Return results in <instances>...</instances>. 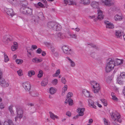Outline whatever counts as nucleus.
<instances>
[{
	"mask_svg": "<svg viewBox=\"0 0 125 125\" xmlns=\"http://www.w3.org/2000/svg\"><path fill=\"white\" fill-rule=\"evenodd\" d=\"M115 66L114 59L112 58H109L107 60L106 62L105 68L106 72L108 73L111 72L114 69Z\"/></svg>",
	"mask_w": 125,
	"mask_h": 125,
	"instance_id": "nucleus-1",
	"label": "nucleus"
},
{
	"mask_svg": "<svg viewBox=\"0 0 125 125\" xmlns=\"http://www.w3.org/2000/svg\"><path fill=\"white\" fill-rule=\"evenodd\" d=\"M42 13L41 12H38L36 11L35 14L32 17L31 22L34 24H36L38 23L40 20H42L44 18Z\"/></svg>",
	"mask_w": 125,
	"mask_h": 125,
	"instance_id": "nucleus-2",
	"label": "nucleus"
},
{
	"mask_svg": "<svg viewBox=\"0 0 125 125\" xmlns=\"http://www.w3.org/2000/svg\"><path fill=\"white\" fill-rule=\"evenodd\" d=\"M110 116L114 122L113 123L114 125H119L116 122H118L121 123L122 121V119L121 118V116L120 114L118 112H113L112 113L110 114Z\"/></svg>",
	"mask_w": 125,
	"mask_h": 125,
	"instance_id": "nucleus-3",
	"label": "nucleus"
},
{
	"mask_svg": "<svg viewBox=\"0 0 125 125\" xmlns=\"http://www.w3.org/2000/svg\"><path fill=\"white\" fill-rule=\"evenodd\" d=\"M47 27L51 30L54 31H60L61 29V27L59 25L52 22L48 23Z\"/></svg>",
	"mask_w": 125,
	"mask_h": 125,
	"instance_id": "nucleus-4",
	"label": "nucleus"
},
{
	"mask_svg": "<svg viewBox=\"0 0 125 125\" xmlns=\"http://www.w3.org/2000/svg\"><path fill=\"white\" fill-rule=\"evenodd\" d=\"M2 73L0 69V83L1 85L3 87H8L9 86L8 83L6 82L5 80L2 78Z\"/></svg>",
	"mask_w": 125,
	"mask_h": 125,
	"instance_id": "nucleus-5",
	"label": "nucleus"
},
{
	"mask_svg": "<svg viewBox=\"0 0 125 125\" xmlns=\"http://www.w3.org/2000/svg\"><path fill=\"white\" fill-rule=\"evenodd\" d=\"M22 86L26 91H29L31 89V86L30 83L28 82H23Z\"/></svg>",
	"mask_w": 125,
	"mask_h": 125,
	"instance_id": "nucleus-6",
	"label": "nucleus"
},
{
	"mask_svg": "<svg viewBox=\"0 0 125 125\" xmlns=\"http://www.w3.org/2000/svg\"><path fill=\"white\" fill-rule=\"evenodd\" d=\"M62 49L63 52L65 54H71L72 52L71 49L68 46L64 45L62 47Z\"/></svg>",
	"mask_w": 125,
	"mask_h": 125,
	"instance_id": "nucleus-7",
	"label": "nucleus"
},
{
	"mask_svg": "<svg viewBox=\"0 0 125 125\" xmlns=\"http://www.w3.org/2000/svg\"><path fill=\"white\" fill-rule=\"evenodd\" d=\"M16 110L17 117L20 119L21 118H22L23 115V110L20 108H17Z\"/></svg>",
	"mask_w": 125,
	"mask_h": 125,
	"instance_id": "nucleus-8",
	"label": "nucleus"
},
{
	"mask_svg": "<svg viewBox=\"0 0 125 125\" xmlns=\"http://www.w3.org/2000/svg\"><path fill=\"white\" fill-rule=\"evenodd\" d=\"M63 4L64 5H66L67 4L69 5H75L76 4V3L72 0H63Z\"/></svg>",
	"mask_w": 125,
	"mask_h": 125,
	"instance_id": "nucleus-9",
	"label": "nucleus"
},
{
	"mask_svg": "<svg viewBox=\"0 0 125 125\" xmlns=\"http://www.w3.org/2000/svg\"><path fill=\"white\" fill-rule=\"evenodd\" d=\"M98 15L97 19L100 20H102L104 18V15L103 14L102 11L100 9L97 10Z\"/></svg>",
	"mask_w": 125,
	"mask_h": 125,
	"instance_id": "nucleus-10",
	"label": "nucleus"
},
{
	"mask_svg": "<svg viewBox=\"0 0 125 125\" xmlns=\"http://www.w3.org/2000/svg\"><path fill=\"white\" fill-rule=\"evenodd\" d=\"M124 18V16L122 14H116L115 16L114 19L115 21H120L122 20Z\"/></svg>",
	"mask_w": 125,
	"mask_h": 125,
	"instance_id": "nucleus-11",
	"label": "nucleus"
},
{
	"mask_svg": "<svg viewBox=\"0 0 125 125\" xmlns=\"http://www.w3.org/2000/svg\"><path fill=\"white\" fill-rule=\"evenodd\" d=\"M91 5L92 7L94 8H97L98 9L99 6V3L95 1H92L91 4Z\"/></svg>",
	"mask_w": 125,
	"mask_h": 125,
	"instance_id": "nucleus-12",
	"label": "nucleus"
},
{
	"mask_svg": "<svg viewBox=\"0 0 125 125\" xmlns=\"http://www.w3.org/2000/svg\"><path fill=\"white\" fill-rule=\"evenodd\" d=\"M104 22L106 25L107 28L109 29H113L114 28V26L112 23L107 21H105Z\"/></svg>",
	"mask_w": 125,
	"mask_h": 125,
	"instance_id": "nucleus-13",
	"label": "nucleus"
},
{
	"mask_svg": "<svg viewBox=\"0 0 125 125\" xmlns=\"http://www.w3.org/2000/svg\"><path fill=\"white\" fill-rule=\"evenodd\" d=\"M6 10L8 15L11 16V17L15 15L13 10L11 9H6Z\"/></svg>",
	"mask_w": 125,
	"mask_h": 125,
	"instance_id": "nucleus-14",
	"label": "nucleus"
},
{
	"mask_svg": "<svg viewBox=\"0 0 125 125\" xmlns=\"http://www.w3.org/2000/svg\"><path fill=\"white\" fill-rule=\"evenodd\" d=\"M85 109L84 108H78L77 110V112L78 113V114L80 116H82L84 114V112L85 111Z\"/></svg>",
	"mask_w": 125,
	"mask_h": 125,
	"instance_id": "nucleus-15",
	"label": "nucleus"
},
{
	"mask_svg": "<svg viewBox=\"0 0 125 125\" xmlns=\"http://www.w3.org/2000/svg\"><path fill=\"white\" fill-rule=\"evenodd\" d=\"M82 94L87 97L90 96V92L89 91L85 89H84L82 91Z\"/></svg>",
	"mask_w": 125,
	"mask_h": 125,
	"instance_id": "nucleus-16",
	"label": "nucleus"
},
{
	"mask_svg": "<svg viewBox=\"0 0 125 125\" xmlns=\"http://www.w3.org/2000/svg\"><path fill=\"white\" fill-rule=\"evenodd\" d=\"M4 125H14L12 121L10 119H7L4 121Z\"/></svg>",
	"mask_w": 125,
	"mask_h": 125,
	"instance_id": "nucleus-17",
	"label": "nucleus"
},
{
	"mask_svg": "<svg viewBox=\"0 0 125 125\" xmlns=\"http://www.w3.org/2000/svg\"><path fill=\"white\" fill-rule=\"evenodd\" d=\"M79 2L84 5H87L90 4V0H79Z\"/></svg>",
	"mask_w": 125,
	"mask_h": 125,
	"instance_id": "nucleus-18",
	"label": "nucleus"
},
{
	"mask_svg": "<svg viewBox=\"0 0 125 125\" xmlns=\"http://www.w3.org/2000/svg\"><path fill=\"white\" fill-rule=\"evenodd\" d=\"M102 3H104L105 5L107 6H110L112 5L111 0H102Z\"/></svg>",
	"mask_w": 125,
	"mask_h": 125,
	"instance_id": "nucleus-19",
	"label": "nucleus"
},
{
	"mask_svg": "<svg viewBox=\"0 0 125 125\" xmlns=\"http://www.w3.org/2000/svg\"><path fill=\"white\" fill-rule=\"evenodd\" d=\"M115 65L117 66L122 64L123 62V60L122 59H116L115 61Z\"/></svg>",
	"mask_w": 125,
	"mask_h": 125,
	"instance_id": "nucleus-20",
	"label": "nucleus"
},
{
	"mask_svg": "<svg viewBox=\"0 0 125 125\" xmlns=\"http://www.w3.org/2000/svg\"><path fill=\"white\" fill-rule=\"evenodd\" d=\"M18 43L16 42H14L13 45L11 47V49L12 51H14L18 48Z\"/></svg>",
	"mask_w": 125,
	"mask_h": 125,
	"instance_id": "nucleus-21",
	"label": "nucleus"
},
{
	"mask_svg": "<svg viewBox=\"0 0 125 125\" xmlns=\"http://www.w3.org/2000/svg\"><path fill=\"white\" fill-rule=\"evenodd\" d=\"M91 84L93 85V88L100 87L99 84L94 81H91Z\"/></svg>",
	"mask_w": 125,
	"mask_h": 125,
	"instance_id": "nucleus-22",
	"label": "nucleus"
},
{
	"mask_svg": "<svg viewBox=\"0 0 125 125\" xmlns=\"http://www.w3.org/2000/svg\"><path fill=\"white\" fill-rule=\"evenodd\" d=\"M89 105L91 107H92L94 108H95L96 106L94 105V101L91 99H89L88 100Z\"/></svg>",
	"mask_w": 125,
	"mask_h": 125,
	"instance_id": "nucleus-23",
	"label": "nucleus"
},
{
	"mask_svg": "<svg viewBox=\"0 0 125 125\" xmlns=\"http://www.w3.org/2000/svg\"><path fill=\"white\" fill-rule=\"evenodd\" d=\"M32 61L34 63H38L42 62V59H39L36 57H35L32 59Z\"/></svg>",
	"mask_w": 125,
	"mask_h": 125,
	"instance_id": "nucleus-24",
	"label": "nucleus"
},
{
	"mask_svg": "<svg viewBox=\"0 0 125 125\" xmlns=\"http://www.w3.org/2000/svg\"><path fill=\"white\" fill-rule=\"evenodd\" d=\"M7 1L14 6L17 5L18 3V1L17 0H7Z\"/></svg>",
	"mask_w": 125,
	"mask_h": 125,
	"instance_id": "nucleus-25",
	"label": "nucleus"
},
{
	"mask_svg": "<svg viewBox=\"0 0 125 125\" xmlns=\"http://www.w3.org/2000/svg\"><path fill=\"white\" fill-rule=\"evenodd\" d=\"M49 113L50 114V117L52 119L54 120L55 118L58 119L59 118L58 116L54 115L52 112H49Z\"/></svg>",
	"mask_w": 125,
	"mask_h": 125,
	"instance_id": "nucleus-26",
	"label": "nucleus"
},
{
	"mask_svg": "<svg viewBox=\"0 0 125 125\" xmlns=\"http://www.w3.org/2000/svg\"><path fill=\"white\" fill-rule=\"evenodd\" d=\"M123 33L120 31H116L115 34L116 37L117 38H120L122 35Z\"/></svg>",
	"mask_w": 125,
	"mask_h": 125,
	"instance_id": "nucleus-27",
	"label": "nucleus"
},
{
	"mask_svg": "<svg viewBox=\"0 0 125 125\" xmlns=\"http://www.w3.org/2000/svg\"><path fill=\"white\" fill-rule=\"evenodd\" d=\"M56 91L55 88L53 87H51L49 89V91L50 93L52 94H53L55 93Z\"/></svg>",
	"mask_w": 125,
	"mask_h": 125,
	"instance_id": "nucleus-28",
	"label": "nucleus"
},
{
	"mask_svg": "<svg viewBox=\"0 0 125 125\" xmlns=\"http://www.w3.org/2000/svg\"><path fill=\"white\" fill-rule=\"evenodd\" d=\"M37 8H39L40 7L43 8L44 6L43 4L41 2H39L37 4H36L34 5Z\"/></svg>",
	"mask_w": 125,
	"mask_h": 125,
	"instance_id": "nucleus-29",
	"label": "nucleus"
},
{
	"mask_svg": "<svg viewBox=\"0 0 125 125\" xmlns=\"http://www.w3.org/2000/svg\"><path fill=\"white\" fill-rule=\"evenodd\" d=\"M30 94L32 96L35 97L38 95L37 92L35 91H32L30 92Z\"/></svg>",
	"mask_w": 125,
	"mask_h": 125,
	"instance_id": "nucleus-30",
	"label": "nucleus"
},
{
	"mask_svg": "<svg viewBox=\"0 0 125 125\" xmlns=\"http://www.w3.org/2000/svg\"><path fill=\"white\" fill-rule=\"evenodd\" d=\"M48 80L47 79H45L41 82V84L42 86H45L48 83Z\"/></svg>",
	"mask_w": 125,
	"mask_h": 125,
	"instance_id": "nucleus-31",
	"label": "nucleus"
},
{
	"mask_svg": "<svg viewBox=\"0 0 125 125\" xmlns=\"http://www.w3.org/2000/svg\"><path fill=\"white\" fill-rule=\"evenodd\" d=\"M57 36L60 39H64L65 38V36L64 34L60 32L58 33Z\"/></svg>",
	"mask_w": 125,
	"mask_h": 125,
	"instance_id": "nucleus-32",
	"label": "nucleus"
},
{
	"mask_svg": "<svg viewBox=\"0 0 125 125\" xmlns=\"http://www.w3.org/2000/svg\"><path fill=\"white\" fill-rule=\"evenodd\" d=\"M2 53H4V62H7L9 61V59L8 56L5 52H3Z\"/></svg>",
	"mask_w": 125,
	"mask_h": 125,
	"instance_id": "nucleus-33",
	"label": "nucleus"
},
{
	"mask_svg": "<svg viewBox=\"0 0 125 125\" xmlns=\"http://www.w3.org/2000/svg\"><path fill=\"white\" fill-rule=\"evenodd\" d=\"M26 13V14L27 15H31L32 13V9L27 7Z\"/></svg>",
	"mask_w": 125,
	"mask_h": 125,
	"instance_id": "nucleus-34",
	"label": "nucleus"
},
{
	"mask_svg": "<svg viewBox=\"0 0 125 125\" xmlns=\"http://www.w3.org/2000/svg\"><path fill=\"white\" fill-rule=\"evenodd\" d=\"M100 87H98L95 88H93L92 90L93 92L95 93H98L100 91Z\"/></svg>",
	"mask_w": 125,
	"mask_h": 125,
	"instance_id": "nucleus-35",
	"label": "nucleus"
},
{
	"mask_svg": "<svg viewBox=\"0 0 125 125\" xmlns=\"http://www.w3.org/2000/svg\"><path fill=\"white\" fill-rule=\"evenodd\" d=\"M35 74L34 71L33 70H31L29 71L28 73V75L30 77H31L32 75H34Z\"/></svg>",
	"mask_w": 125,
	"mask_h": 125,
	"instance_id": "nucleus-36",
	"label": "nucleus"
},
{
	"mask_svg": "<svg viewBox=\"0 0 125 125\" xmlns=\"http://www.w3.org/2000/svg\"><path fill=\"white\" fill-rule=\"evenodd\" d=\"M26 7H22L20 9V11L23 13L26 14Z\"/></svg>",
	"mask_w": 125,
	"mask_h": 125,
	"instance_id": "nucleus-37",
	"label": "nucleus"
},
{
	"mask_svg": "<svg viewBox=\"0 0 125 125\" xmlns=\"http://www.w3.org/2000/svg\"><path fill=\"white\" fill-rule=\"evenodd\" d=\"M60 70L59 69H58L57 70L56 73L52 75V76L53 77H57L60 74Z\"/></svg>",
	"mask_w": 125,
	"mask_h": 125,
	"instance_id": "nucleus-38",
	"label": "nucleus"
},
{
	"mask_svg": "<svg viewBox=\"0 0 125 125\" xmlns=\"http://www.w3.org/2000/svg\"><path fill=\"white\" fill-rule=\"evenodd\" d=\"M111 95L112 97V99L116 101L118 100L117 98L116 97L115 94L114 93H111Z\"/></svg>",
	"mask_w": 125,
	"mask_h": 125,
	"instance_id": "nucleus-39",
	"label": "nucleus"
},
{
	"mask_svg": "<svg viewBox=\"0 0 125 125\" xmlns=\"http://www.w3.org/2000/svg\"><path fill=\"white\" fill-rule=\"evenodd\" d=\"M103 120L105 125H110V123L108 120L104 118H103Z\"/></svg>",
	"mask_w": 125,
	"mask_h": 125,
	"instance_id": "nucleus-40",
	"label": "nucleus"
},
{
	"mask_svg": "<svg viewBox=\"0 0 125 125\" xmlns=\"http://www.w3.org/2000/svg\"><path fill=\"white\" fill-rule=\"evenodd\" d=\"M13 105H10L9 107V110L12 115H14L13 111L12 110Z\"/></svg>",
	"mask_w": 125,
	"mask_h": 125,
	"instance_id": "nucleus-41",
	"label": "nucleus"
},
{
	"mask_svg": "<svg viewBox=\"0 0 125 125\" xmlns=\"http://www.w3.org/2000/svg\"><path fill=\"white\" fill-rule=\"evenodd\" d=\"M88 45L91 46L92 47L96 50H98V47L97 46L92 44L88 43Z\"/></svg>",
	"mask_w": 125,
	"mask_h": 125,
	"instance_id": "nucleus-42",
	"label": "nucleus"
},
{
	"mask_svg": "<svg viewBox=\"0 0 125 125\" xmlns=\"http://www.w3.org/2000/svg\"><path fill=\"white\" fill-rule=\"evenodd\" d=\"M101 101L103 103L105 106H107V102L106 100L104 99H101Z\"/></svg>",
	"mask_w": 125,
	"mask_h": 125,
	"instance_id": "nucleus-43",
	"label": "nucleus"
},
{
	"mask_svg": "<svg viewBox=\"0 0 125 125\" xmlns=\"http://www.w3.org/2000/svg\"><path fill=\"white\" fill-rule=\"evenodd\" d=\"M16 62L18 64H21L23 62V60H22L17 59L16 60Z\"/></svg>",
	"mask_w": 125,
	"mask_h": 125,
	"instance_id": "nucleus-44",
	"label": "nucleus"
},
{
	"mask_svg": "<svg viewBox=\"0 0 125 125\" xmlns=\"http://www.w3.org/2000/svg\"><path fill=\"white\" fill-rule=\"evenodd\" d=\"M120 78H122V79L123 78H125V73L124 72L121 73L120 76L118 77Z\"/></svg>",
	"mask_w": 125,
	"mask_h": 125,
	"instance_id": "nucleus-45",
	"label": "nucleus"
},
{
	"mask_svg": "<svg viewBox=\"0 0 125 125\" xmlns=\"http://www.w3.org/2000/svg\"><path fill=\"white\" fill-rule=\"evenodd\" d=\"M68 99V101L69 105H72L73 104V101L70 98Z\"/></svg>",
	"mask_w": 125,
	"mask_h": 125,
	"instance_id": "nucleus-46",
	"label": "nucleus"
},
{
	"mask_svg": "<svg viewBox=\"0 0 125 125\" xmlns=\"http://www.w3.org/2000/svg\"><path fill=\"white\" fill-rule=\"evenodd\" d=\"M18 75L19 76H21L23 75L22 72V70L20 69L17 71Z\"/></svg>",
	"mask_w": 125,
	"mask_h": 125,
	"instance_id": "nucleus-47",
	"label": "nucleus"
},
{
	"mask_svg": "<svg viewBox=\"0 0 125 125\" xmlns=\"http://www.w3.org/2000/svg\"><path fill=\"white\" fill-rule=\"evenodd\" d=\"M117 82L120 84H122L123 83V81L121 78H118L117 80Z\"/></svg>",
	"mask_w": 125,
	"mask_h": 125,
	"instance_id": "nucleus-48",
	"label": "nucleus"
},
{
	"mask_svg": "<svg viewBox=\"0 0 125 125\" xmlns=\"http://www.w3.org/2000/svg\"><path fill=\"white\" fill-rule=\"evenodd\" d=\"M61 81L62 83H63L64 84H66V81L65 78L64 77H62L61 80Z\"/></svg>",
	"mask_w": 125,
	"mask_h": 125,
	"instance_id": "nucleus-49",
	"label": "nucleus"
},
{
	"mask_svg": "<svg viewBox=\"0 0 125 125\" xmlns=\"http://www.w3.org/2000/svg\"><path fill=\"white\" fill-rule=\"evenodd\" d=\"M73 95V93L72 92L69 93L67 95V98H70Z\"/></svg>",
	"mask_w": 125,
	"mask_h": 125,
	"instance_id": "nucleus-50",
	"label": "nucleus"
},
{
	"mask_svg": "<svg viewBox=\"0 0 125 125\" xmlns=\"http://www.w3.org/2000/svg\"><path fill=\"white\" fill-rule=\"evenodd\" d=\"M51 52H52V53H53L55 52V48L52 45H51Z\"/></svg>",
	"mask_w": 125,
	"mask_h": 125,
	"instance_id": "nucleus-51",
	"label": "nucleus"
},
{
	"mask_svg": "<svg viewBox=\"0 0 125 125\" xmlns=\"http://www.w3.org/2000/svg\"><path fill=\"white\" fill-rule=\"evenodd\" d=\"M69 36L72 38H73L75 39L76 38L77 35L76 34H69Z\"/></svg>",
	"mask_w": 125,
	"mask_h": 125,
	"instance_id": "nucleus-52",
	"label": "nucleus"
},
{
	"mask_svg": "<svg viewBox=\"0 0 125 125\" xmlns=\"http://www.w3.org/2000/svg\"><path fill=\"white\" fill-rule=\"evenodd\" d=\"M52 83L54 85H56L58 83V80L55 79L53 80L52 82Z\"/></svg>",
	"mask_w": 125,
	"mask_h": 125,
	"instance_id": "nucleus-53",
	"label": "nucleus"
},
{
	"mask_svg": "<svg viewBox=\"0 0 125 125\" xmlns=\"http://www.w3.org/2000/svg\"><path fill=\"white\" fill-rule=\"evenodd\" d=\"M70 63L71 66L72 67H74L75 66V63L72 60L70 61Z\"/></svg>",
	"mask_w": 125,
	"mask_h": 125,
	"instance_id": "nucleus-54",
	"label": "nucleus"
},
{
	"mask_svg": "<svg viewBox=\"0 0 125 125\" xmlns=\"http://www.w3.org/2000/svg\"><path fill=\"white\" fill-rule=\"evenodd\" d=\"M111 80V78L109 77H108L106 79L107 82L108 83H110Z\"/></svg>",
	"mask_w": 125,
	"mask_h": 125,
	"instance_id": "nucleus-55",
	"label": "nucleus"
},
{
	"mask_svg": "<svg viewBox=\"0 0 125 125\" xmlns=\"http://www.w3.org/2000/svg\"><path fill=\"white\" fill-rule=\"evenodd\" d=\"M36 52L38 53H41L42 52V50L40 48H38L36 51Z\"/></svg>",
	"mask_w": 125,
	"mask_h": 125,
	"instance_id": "nucleus-56",
	"label": "nucleus"
},
{
	"mask_svg": "<svg viewBox=\"0 0 125 125\" xmlns=\"http://www.w3.org/2000/svg\"><path fill=\"white\" fill-rule=\"evenodd\" d=\"M66 115L70 117L71 116V114L70 112L68 111L66 113Z\"/></svg>",
	"mask_w": 125,
	"mask_h": 125,
	"instance_id": "nucleus-57",
	"label": "nucleus"
},
{
	"mask_svg": "<svg viewBox=\"0 0 125 125\" xmlns=\"http://www.w3.org/2000/svg\"><path fill=\"white\" fill-rule=\"evenodd\" d=\"M67 86L66 85H65L63 88L62 90L66 91L67 90Z\"/></svg>",
	"mask_w": 125,
	"mask_h": 125,
	"instance_id": "nucleus-58",
	"label": "nucleus"
},
{
	"mask_svg": "<svg viewBox=\"0 0 125 125\" xmlns=\"http://www.w3.org/2000/svg\"><path fill=\"white\" fill-rule=\"evenodd\" d=\"M54 56L56 57L59 56V54L58 52H55L53 53Z\"/></svg>",
	"mask_w": 125,
	"mask_h": 125,
	"instance_id": "nucleus-59",
	"label": "nucleus"
},
{
	"mask_svg": "<svg viewBox=\"0 0 125 125\" xmlns=\"http://www.w3.org/2000/svg\"><path fill=\"white\" fill-rule=\"evenodd\" d=\"M79 116H80L79 114H78L77 115L75 116L73 118V119H76L79 118Z\"/></svg>",
	"mask_w": 125,
	"mask_h": 125,
	"instance_id": "nucleus-60",
	"label": "nucleus"
},
{
	"mask_svg": "<svg viewBox=\"0 0 125 125\" xmlns=\"http://www.w3.org/2000/svg\"><path fill=\"white\" fill-rule=\"evenodd\" d=\"M31 48L33 49H35L37 48V46L35 45H32L31 46Z\"/></svg>",
	"mask_w": 125,
	"mask_h": 125,
	"instance_id": "nucleus-61",
	"label": "nucleus"
},
{
	"mask_svg": "<svg viewBox=\"0 0 125 125\" xmlns=\"http://www.w3.org/2000/svg\"><path fill=\"white\" fill-rule=\"evenodd\" d=\"M45 44L48 47H49V46H50L51 47V46L52 45L50 43L47 42H46L45 43Z\"/></svg>",
	"mask_w": 125,
	"mask_h": 125,
	"instance_id": "nucleus-62",
	"label": "nucleus"
},
{
	"mask_svg": "<svg viewBox=\"0 0 125 125\" xmlns=\"http://www.w3.org/2000/svg\"><path fill=\"white\" fill-rule=\"evenodd\" d=\"M11 41V39H10V38L9 37L8 38H7L6 40V41L7 42H8L9 41Z\"/></svg>",
	"mask_w": 125,
	"mask_h": 125,
	"instance_id": "nucleus-63",
	"label": "nucleus"
},
{
	"mask_svg": "<svg viewBox=\"0 0 125 125\" xmlns=\"http://www.w3.org/2000/svg\"><path fill=\"white\" fill-rule=\"evenodd\" d=\"M9 37L7 35H5L4 37V39L5 41H6L7 38H8Z\"/></svg>",
	"mask_w": 125,
	"mask_h": 125,
	"instance_id": "nucleus-64",
	"label": "nucleus"
}]
</instances>
